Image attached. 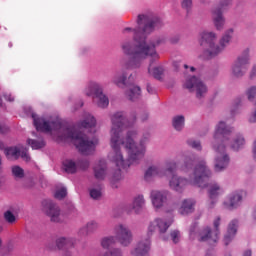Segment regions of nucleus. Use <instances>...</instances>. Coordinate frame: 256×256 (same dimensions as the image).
Wrapping results in <instances>:
<instances>
[{"label": "nucleus", "instance_id": "nucleus-57", "mask_svg": "<svg viewBox=\"0 0 256 256\" xmlns=\"http://www.w3.org/2000/svg\"><path fill=\"white\" fill-rule=\"evenodd\" d=\"M184 69H189V66L187 64H185Z\"/></svg>", "mask_w": 256, "mask_h": 256}, {"label": "nucleus", "instance_id": "nucleus-28", "mask_svg": "<svg viewBox=\"0 0 256 256\" xmlns=\"http://www.w3.org/2000/svg\"><path fill=\"white\" fill-rule=\"evenodd\" d=\"M63 169L66 173L73 175V173H77V169H79L77 162L67 159L63 162Z\"/></svg>", "mask_w": 256, "mask_h": 256}, {"label": "nucleus", "instance_id": "nucleus-37", "mask_svg": "<svg viewBox=\"0 0 256 256\" xmlns=\"http://www.w3.org/2000/svg\"><path fill=\"white\" fill-rule=\"evenodd\" d=\"M4 219L6 223H9V225H13V223L17 221L15 214H13L11 210H7L6 212H4Z\"/></svg>", "mask_w": 256, "mask_h": 256}, {"label": "nucleus", "instance_id": "nucleus-50", "mask_svg": "<svg viewBox=\"0 0 256 256\" xmlns=\"http://www.w3.org/2000/svg\"><path fill=\"white\" fill-rule=\"evenodd\" d=\"M249 122H250V123H256V111H255L254 114L250 117Z\"/></svg>", "mask_w": 256, "mask_h": 256}, {"label": "nucleus", "instance_id": "nucleus-31", "mask_svg": "<svg viewBox=\"0 0 256 256\" xmlns=\"http://www.w3.org/2000/svg\"><path fill=\"white\" fill-rule=\"evenodd\" d=\"M126 95L130 101H135L136 99H139V96L141 95V88L139 86H133L126 92Z\"/></svg>", "mask_w": 256, "mask_h": 256}, {"label": "nucleus", "instance_id": "nucleus-7", "mask_svg": "<svg viewBox=\"0 0 256 256\" xmlns=\"http://www.w3.org/2000/svg\"><path fill=\"white\" fill-rule=\"evenodd\" d=\"M177 169V162L176 161H167L166 162V169H162L159 166H150L145 174L144 179L145 181H151L153 177H167L172 175V179L177 177V175H173Z\"/></svg>", "mask_w": 256, "mask_h": 256}, {"label": "nucleus", "instance_id": "nucleus-61", "mask_svg": "<svg viewBox=\"0 0 256 256\" xmlns=\"http://www.w3.org/2000/svg\"><path fill=\"white\" fill-rule=\"evenodd\" d=\"M0 105H1V98H0Z\"/></svg>", "mask_w": 256, "mask_h": 256}, {"label": "nucleus", "instance_id": "nucleus-6", "mask_svg": "<svg viewBox=\"0 0 256 256\" xmlns=\"http://www.w3.org/2000/svg\"><path fill=\"white\" fill-rule=\"evenodd\" d=\"M87 97H93L94 103L100 109L109 107V98L103 93V88L96 82H90L84 90Z\"/></svg>", "mask_w": 256, "mask_h": 256}, {"label": "nucleus", "instance_id": "nucleus-1", "mask_svg": "<svg viewBox=\"0 0 256 256\" xmlns=\"http://www.w3.org/2000/svg\"><path fill=\"white\" fill-rule=\"evenodd\" d=\"M112 128L110 145L112 153H110V159L115 163L118 170L116 175L112 177V183L120 181L121 169H127L134 163H137L139 159L145 157L146 145L149 143L151 135L146 132L143 134L139 145H135V139H137V131L129 130L126 133L125 139L121 138L123 131L128 127H131L133 123H129L123 112H116L111 116Z\"/></svg>", "mask_w": 256, "mask_h": 256}, {"label": "nucleus", "instance_id": "nucleus-44", "mask_svg": "<svg viewBox=\"0 0 256 256\" xmlns=\"http://www.w3.org/2000/svg\"><path fill=\"white\" fill-rule=\"evenodd\" d=\"M78 169H82V171H85V169H89V162L87 160H78Z\"/></svg>", "mask_w": 256, "mask_h": 256}, {"label": "nucleus", "instance_id": "nucleus-55", "mask_svg": "<svg viewBox=\"0 0 256 256\" xmlns=\"http://www.w3.org/2000/svg\"><path fill=\"white\" fill-rule=\"evenodd\" d=\"M6 99H7V101H15V99L12 98L11 96H6Z\"/></svg>", "mask_w": 256, "mask_h": 256}, {"label": "nucleus", "instance_id": "nucleus-49", "mask_svg": "<svg viewBox=\"0 0 256 256\" xmlns=\"http://www.w3.org/2000/svg\"><path fill=\"white\" fill-rule=\"evenodd\" d=\"M255 75H256V65L253 66L252 71L250 73L251 79H253L255 77Z\"/></svg>", "mask_w": 256, "mask_h": 256}, {"label": "nucleus", "instance_id": "nucleus-47", "mask_svg": "<svg viewBox=\"0 0 256 256\" xmlns=\"http://www.w3.org/2000/svg\"><path fill=\"white\" fill-rule=\"evenodd\" d=\"M179 39H180V37L178 35L173 36V37L170 38V43L172 45H175V44L179 43Z\"/></svg>", "mask_w": 256, "mask_h": 256}, {"label": "nucleus", "instance_id": "nucleus-32", "mask_svg": "<svg viewBox=\"0 0 256 256\" xmlns=\"http://www.w3.org/2000/svg\"><path fill=\"white\" fill-rule=\"evenodd\" d=\"M172 125L176 131H181L185 127V117L183 115L174 117Z\"/></svg>", "mask_w": 256, "mask_h": 256}, {"label": "nucleus", "instance_id": "nucleus-45", "mask_svg": "<svg viewBox=\"0 0 256 256\" xmlns=\"http://www.w3.org/2000/svg\"><path fill=\"white\" fill-rule=\"evenodd\" d=\"M255 94H256V87L255 86L250 87L247 91L249 101H253V99H255Z\"/></svg>", "mask_w": 256, "mask_h": 256}, {"label": "nucleus", "instance_id": "nucleus-4", "mask_svg": "<svg viewBox=\"0 0 256 256\" xmlns=\"http://www.w3.org/2000/svg\"><path fill=\"white\" fill-rule=\"evenodd\" d=\"M200 35L201 45L206 46L204 57H206V59H213V57H217V55L223 53V51H225V47L231 43V38L233 37V29H229L225 32L219 41V45L215 44V41H217V34L214 32L204 31Z\"/></svg>", "mask_w": 256, "mask_h": 256}, {"label": "nucleus", "instance_id": "nucleus-46", "mask_svg": "<svg viewBox=\"0 0 256 256\" xmlns=\"http://www.w3.org/2000/svg\"><path fill=\"white\" fill-rule=\"evenodd\" d=\"M191 7H193V0L182 1V9H186V11H189Z\"/></svg>", "mask_w": 256, "mask_h": 256}, {"label": "nucleus", "instance_id": "nucleus-38", "mask_svg": "<svg viewBox=\"0 0 256 256\" xmlns=\"http://www.w3.org/2000/svg\"><path fill=\"white\" fill-rule=\"evenodd\" d=\"M99 229V223L96 221H90L86 225V231L87 233H95Z\"/></svg>", "mask_w": 256, "mask_h": 256}, {"label": "nucleus", "instance_id": "nucleus-59", "mask_svg": "<svg viewBox=\"0 0 256 256\" xmlns=\"http://www.w3.org/2000/svg\"><path fill=\"white\" fill-rule=\"evenodd\" d=\"M127 211V213H131V211H129V210H126Z\"/></svg>", "mask_w": 256, "mask_h": 256}, {"label": "nucleus", "instance_id": "nucleus-10", "mask_svg": "<svg viewBox=\"0 0 256 256\" xmlns=\"http://www.w3.org/2000/svg\"><path fill=\"white\" fill-rule=\"evenodd\" d=\"M115 233V239L122 245L123 247H128V245H131V241H133V233L127 227V225L124 224H118L114 228Z\"/></svg>", "mask_w": 256, "mask_h": 256}, {"label": "nucleus", "instance_id": "nucleus-42", "mask_svg": "<svg viewBox=\"0 0 256 256\" xmlns=\"http://www.w3.org/2000/svg\"><path fill=\"white\" fill-rule=\"evenodd\" d=\"M90 197L92 199H101V189H90Z\"/></svg>", "mask_w": 256, "mask_h": 256}, {"label": "nucleus", "instance_id": "nucleus-39", "mask_svg": "<svg viewBox=\"0 0 256 256\" xmlns=\"http://www.w3.org/2000/svg\"><path fill=\"white\" fill-rule=\"evenodd\" d=\"M55 199H65L67 197V189L66 188H61L57 190L54 194Z\"/></svg>", "mask_w": 256, "mask_h": 256}, {"label": "nucleus", "instance_id": "nucleus-14", "mask_svg": "<svg viewBox=\"0 0 256 256\" xmlns=\"http://www.w3.org/2000/svg\"><path fill=\"white\" fill-rule=\"evenodd\" d=\"M172 223L173 221L167 220L165 218H155L148 225V237H151V235H153V233H155L156 231H158L160 235H163V233H167V229L171 227Z\"/></svg>", "mask_w": 256, "mask_h": 256}, {"label": "nucleus", "instance_id": "nucleus-43", "mask_svg": "<svg viewBox=\"0 0 256 256\" xmlns=\"http://www.w3.org/2000/svg\"><path fill=\"white\" fill-rule=\"evenodd\" d=\"M103 256H123V253L121 252V249L115 248L106 252Z\"/></svg>", "mask_w": 256, "mask_h": 256}, {"label": "nucleus", "instance_id": "nucleus-58", "mask_svg": "<svg viewBox=\"0 0 256 256\" xmlns=\"http://www.w3.org/2000/svg\"><path fill=\"white\" fill-rule=\"evenodd\" d=\"M190 71H192V72L195 71V67H191Z\"/></svg>", "mask_w": 256, "mask_h": 256}, {"label": "nucleus", "instance_id": "nucleus-52", "mask_svg": "<svg viewBox=\"0 0 256 256\" xmlns=\"http://www.w3.org/2000/svg\"><path fill=\"white\" fill-rule=\"evenodd\" d=\"M147 91L148 93H153V88L149 84L147 85Z\"/></svg>", "mask_w": 256, "mask_h": 256}, {"label": "nucleus", "instance_id": "nucleus-53", "mask_svg": "<svg viewBox=\"0 0 256 256\" xmlns=\"http://www.w3.org/2000/svg\"><path fill=\"white\" fill-rule=\"evenodd\" d=\"M142 121H147V119H149V115L144 114V116H142Z\"/></svg>", "mask_w": 256, "mask_h": 256}, {"label": "nucleus", "instance_id": "nucleus-27", "mask_svg": "<svg viewBox=\"0 0 256 256\" xmlns=\"http://www.w3.org/2000/svg\"><path fill=\"white\" fill-rule=\"evenodd\" d=\"M74 243L75 241L73 240V238L61 237L56 240V245L58 249H71Z\"/></svg>", "mask_w": 256, "mask_h": 256}, {"label": "nucleus", "instance_id": "nucleus-9", "mask_svg": "<svg viewBox=\"0 0 256 256\" xmlns=\"http://www.w3.org/2000/svg\"><path fill=\"white\" fill-rule=\"evenodd\" d=\"M184 87L188 89L190 93L195 92L197 99H201L207 95V85H205L201 79L195 76H192L186 80Z\"/></svg>", "mask_w": 256, "mask_h": 256}, {"label": "nucleus", "instance_id": "nucleus-24", "mask_svg": "<svg viewBox=\"0 0 256 256\" xmlns=\"http://www.w3.org/2000/svg\"><path fill=\"white\" fill-rule=\"evenodd\" d=\"M106 171L107 162H105V160H100L94 167V175L99 180L105 179V175H107Z\"/></svg>", "mask_w": 256, "mask_h": 256}, {"label": "nucleus", "instance_id": "nucleus-36", "mask_svg": "<svg viewBox=\"0 0 256 256\" xmlns=\"http://www.w3.org/2000/svg\"><path fill=\"white\" fill-rule=\"evenodd\" d=\"M12 175H14L16 179H23V177H25V171L19 166H13Z\"/></svg>", "mask_w": 256, "mask_h": 256}, {"label": "nucleus", "instance_id": "nucleus-29", "mask_svg": "<svg viewBox=\"0 0 256 256\" xmlns=\"http://www.w3.org/2000/svg\"><path fill=\"white\" fill-rule=\"evenodd\" d=\"M112 81L117 87H125V85H127V74L125 72H122L121 74L117 73Z\"/></svg>", "mask_w": 256, "mask_h": 256}, {"label": "nucleus", "instance_id": "nucleus-3", "mask_svg": "<svg viewBox=\"0 0 256 256\" xmlns=\"http://www.w3.org/2000/svg\"><path fill=\"white\" fill-rule=\"evenodd\" d=\"M182 165L180 167L183 173H188L189 178H183L179 176H174L169 181L170 189L177 191L178 193H183V189L187 185H197L198 187H208V195L210 202L208 203L209 209H213L217 203V199L225 193L223 188L217 184H207L209 178L211 177V170L207 167L205 160L198 161L195 154H186L182 158Z\"/></svg>", "mask_w": 256, "mask_h": 256}, {"label": "nucleus", "instance_id": "nucleus-2", "mask_svg": "<svg viewBox=\"0 0 256 256\" xmlns=\"http://www.w3.org/2000/svg\"><path fill=\"white\" fill-rule=\"evenodd\" d=\"M163 22L153 14H139L137 18L136 28H124L123 35L125 37H133V40L122 43V51L124 55L129 57V61L125 64V69H139L143 60L147 57L152 58L154 61L159 59L157 53V45L161 41L151 42L147 44L145 39L149 33H153L155 29H159Z\"/></svg>", "mask_w": 256, "mask_h": 256}, {"label": "nucleus", "instance_id": "nucleus-11", "mask_svg": "<svg viewBox=\"0 0 256 256\" xmlns=\"http://www.w3.org/2000/svg\"><path fill=\"white\" fill-rule=\"evenodd\" d=\"M42 209L52 223H61V208L53 200H44Z\"/></svg>", "mask_w": 256, "mask_h": 256}, {"label": "nucleus", "instance_id": "nucleus-17", "mask_svg": "<svg viewBox=\"0 0 256 256\" xmlns=\"http://www.w3.org/2000/svg\"><path fill=\"white\" fill-rule=\"evenodd\" d=\"M231 5V0H222L215 10H213L214 15V25L218 31L223 29L225 25V18H223V9H227Z\"/></svg>", "mask_w": 256, "mask_h": 256}, {"label": "nucleus", "instance_id": "nucleus-33", "mask_svg": "<svg viewBox=\"0 0 256 256\" xmlns=\"http://www.w3.org/2000/svg\"><path fill=\"white\" fill-rule=\"evenodd\" d=\"M243 145H245V138H243L241 135H238L234 138V141L231 144V148L233 151H239Z\"/></svg>", "mask_w": 256, "mask_h": 256}, {"label": "nucleus", "instance_id": "nucleus-25", "mask_svg": "<svg viewBox=\"0 0 256 256\" xmlns=\"http://www.w3.org/2000/svg\"><path fill=\"white\" fill-rule=\"evenodd\" d=\"M143 207H145V198L143 195H138L134 197L132 202V209L136 214L141 213L143 211Z\"/></svg>", "mask_w": 256, "mask_h": 256}, {"label": "nucleus", "instance_id": "nucleus-48", "mask_svg": "<svg viewBox=\"0 0 256 256\" xmlns=\"http://www.w3.org/2000/svg\"><path fill=\"white\" fill-rule=\"evenodd\" d=\"M9 131V128L5 125H0V133L2 135H5V133H7Z\"/></svg>", "mask_w": 256, "mask_h": 256}, {"label": "nucleus", "instance_id": "nucleus-19", "mask_svg": "<svg viewBox=\"0 0 256 256\" xmlns=\"http://www.w3.org/2000/svg\"><path fill=\"white\" fill-rule=\"evenodd\" d=\"M231 133H233V128L227 127L225 122L220 121L216 126V130L214 133V139H221L222 143H227L229 141V137H231Z\"/></svg>", "mask_w": 256, "mask_h": 256}, {"label": "nucleus", "instance_id": "nucleus-60", "mask_svg": "<svg viewBox=\"0 0 256 256\" xmlns=\"http://www.w3.org/2000/svg\"><path fill=\"white\" fill-rule=\"evenodd\" d=\"M164 241H167V238H163Z\"/></svg>", "mask_w": 256, "mask_h": 256}, {"label": "nucleus", "instance_id": "nucleus-18", "mask_svg": "<svg viewBox=\"0 0 256 256\" xmlns=\"http://www.w3.org/2000/svg\"><path fill=\"white\" fill-rule=\"evenodd\" d=\"M27 149H24L21 151L18 147H9V148H4V153L7 159L9 161H17L19 157L24 159V161H31V157H29V154L27 153Z\"/></svg>", "mask_w": 256, "mask_h": 256}, {"label": "nucleus", "instance_id": "nucleus-34", "mask_svg": "<svg viewBox=\"0 0 256 256\" xmlns=\"http://www.w3.org/2000/svg\"><path fill=\"white\" fill-rule=\"evenodd\" d=\"M115 241V236L104 237L101 240V247H103V249H109L111 245H115Z\"/></svg>", "mask_w": 256, "mask_h": 256}, {"label": "nucleus", "instance_id": "nucleus-21", "mask_svg": "<svg viewBox=\"0 0 256 256\" xmlns=\"http://www.w3.org/2000/svg\"><path fill=\"white\" fill-rule=\"evenodd\" d=\"M149 249H151V241L146 239L145 241L138 243L137 247L132 252V255L145 256L147 253H149Z\"/></svg>", "mask_w": 256, "mask_h": 256}, {"label": "nucleus", "instance_id": "nucleus-16", "mask_svg": "<svg viewBox=\"0 0 256 256\" xmlns=\"http://www.w3.org/2000/svg\"><path fill=\"white\" fill-rule=\"evenodd\" d=\"M214 150L216 151L214 170L219 173L229 165V155L225 153V146L223 145H219L218 147L214 146Z\"/></svg>", "mask_w": 256, "mask_h": 256}, {"label": "nucleus", "instance_id": "nucleus-22", "mask_svg": "<svg viewBox=\"0 0 256 256\" xmlns=\"http://www.w3.org/2000/svg\"><path fill=\"white\" fill-rule=\"evenodd\" d=\"M195 203L194 199H184L179 209V213L181 215H189V213H193V211H195Z\"/></svg>", "mask_w": 256, "mask_h": 256}, {"label": "nucleus", "instance_id": "nucleus-54", "mask_svg": "<svg viewBox=\"0 0 256 256\" xmlns=\"http://www.w3.org/2000/svg\"><path fill=\"white\" fill-rule=\"evenodd\" d=\"M3 149H5V144L0 141V151H3Z\"/></svg>", "mask_w": 256, "mask_h": 256}, {"label": "nucleus", "instance_id": "nucleus-12", "mask_svg": "<svg viewBox=\"0 0 256 256\" xmlns=\"http://www.w3.org/2000/svg\"><path fill=\"white\" fill-rule=\"evenodd\" d=\"M214 231H211L210 227L204 228L200 232L199 241L205 242L208 241L209 243H217L219 241V225L221 224V217H217L214 220Z\"/></svg>", "mask_w": 256, "mask_h": 256}, {"label": "nucleus", "instance_id": "nucleus-30", "mask_svg": "<svg viewBox=\"0 0 256 256\" xmlns=\"http://www.w3.org/2000/svg\"><path fill=\"white\" fill-rule=\"evenodd\" d=\"M27 144L34 150L43 149V147H45V140L43 137H39L38 139H28Z\"/></svg>", "mask_w": 256, "mask_h": 256}, {"label": "nucleus", "instance_id": "nucleus-8", "mask_svg": "<svg viewBox=\"0 0 256 256\" xmlns=\"http://www.w3.org/2000/svg\"><path fill=\"white\" fill-rule=\"evenodd\" d=\"M150 199L154 209L159 211L171 200V192L169 190H152L150 192Z\"/></svg>", "mask_w": 256, "mask_h": 256}, {"label": "nucleus", "instance_id": "nucleus-35", "mask_svg": "<svg viewBox=\"0 0 256 256\" xmlns=\"http://www.w3.org/2000/svg\"><path fill=\"white\" fill-rule=\"evenodd\" d=\"M148 73L153 76L154 79H161V75H163V67H155L151 70L148 69Z\"/></svg>", "mask_w": 256, "mask_h": 256}, {"label": "nucleus", "instance_id": "nucleus-20", "mask_svg": "<svg viewBox=\"0 0 256 256\" xmlns=\"http://www.w3.org/2000/svg\"><path fill=\"white\" fill-rule=\"evenodd\" d=\"M241 201H243V194L241 192H234L229 197L228 202H224L225 209H237V206L240 205Z\"/></svg>", "mask_w": 256, "mask_h": 256}, {"label": "nucleus", "instance_id": "nucleus-56", "mask_svg": "<svg viewBox=\"0 0 256 256\" xmlns=\"http://www.w3.org/2000/svg\"><path fill=\"white\" fill-rule=\"evenodd\" d=\"M3 231V228L0 226V233ZM1 245H3V241L1 240V238H0V247H1Z\"/></svg>", "mask_w": 256, "mask_h": 256}, {"label": "nucleus", "instance_id": "nucleus-13", "mask_svg": "<svg viewBox=\"0 0 256 256\" xmlns=\"http://www.w3.org/2000/svg\"><path fill=\"white\" fill-rule=\"evenodd\" d=\"M249 53V48H245L242 54L237 58L232 69L235 77H243L247 72V65H249Z\"/></svg>", "mask_w": 256, "mask_h": 256}, {"label": "nucleus", "instance_id": "nucleus-26", "mask_svg": "<svg viewBox=\"0 0 256 256\" xmlns=\"http://www.w3.org/2000/svg\"><path fill=\"white\" fill-rule=\"evenodd\" d=\"M97 125V120L91 114H87L82 122L79 123L80 129H93Z\"/></svg>", "mask_w": 256, "mask_h": 256}, {"label": "nucleus", "instance_id": "nucleus-15", "mask_svg": "<svg viewBox=\"0 0 256 256\" xmlns=\"http://www.w3.org/2000/svg\"><path fill=\"white\" fill-rule=\"evenodd\" d=\"M34 121V126L37 131H42V133H50V131H55L61 129V122L59 121H46L44 118H37L35 114H32Z\"/></svg>", "mask_w": 256, "mask_h": 256}, {"label": "nucleus", "instance_id": "nucleus-40", "mask_svg": "<svg viewBox=\"0 0 256 256\" xmlns=\"http://www.w3.org/2000/svg\"><path fill=\"white\" fill-rule=\"evenodd\" d=\"M187 144L189 147H192V149H196L197 151H201V142L197 140L190 139L187 141Z\"/></svg>", "mask_w": 256, "mask_h": 256}, {"label": "nucleus", "instance_id": "nucleus-23", "mask_svg": "<svg viewBox=\"0 0 256 256\" xmlns=\"http://www.w3.org/2000/svg\"><path fill=\"white\" fill-rule=\"evenodd\" d=\"M237 220H232L230 224L228 225L227 234L224 236V243L225 245H229L231 241H233V237L237 234Z\"/></svg>", "mask_w": 256, "mask_h": 256}, {"label": "nucleus", "instance_id": "nucleus-5", "mask_svg": "<svg viewBox=\"0 0 256 256\" xmlns=\"http://www.w3.org/2000/svg\"><path fill=\"white\" fill-rule=\"evenodd\" d=\"M64 139H71L76 149H78L82 155H91L97 145V139L89 140L85 134L77 131L75 128H66Z\"/></svg>", "mask_w": 256, "mask_h": 256}, {"label": "nucleus", "instance_id": "nucleus-51", "mask_svg": "<svg viewBox=\"0 0 256 256\" xmlns=\"http://www.w3.org/2000/svg\"><path fill=\"white\" fill-rule=\"evenodd\" d=\"M253 155H254V159H256V140L254 142Z\"/></svg>", "mask_w": 256, "mask_h": 256}, {"label": "nucleus", "instance_id": "nucleus-41", "mask_svg": "<svg viewBox=\"0 0 256 256\" xmlns=\"http://www.w3.org/2000/svg\"><path fill=\"white\" fill-rule=\"evenodd\" d=\"M181 237V234L178 230H173L170 232V238L173 241V243H179V239Z\"/></svg>", "mask_w": 256, "mask_h": 256}]
</instances>
